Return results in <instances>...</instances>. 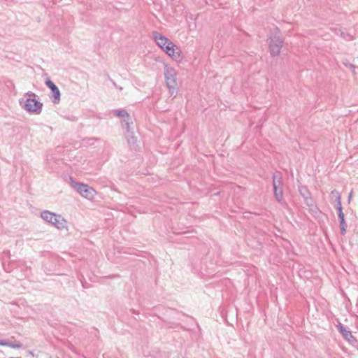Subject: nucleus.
<instances>
[{"label":"nucleus","mask_w":358,"mask_h":358,"mask_svg":"<svg viewBox=\"0 0 358 358\" xmlns=\"http://www.w3.org/2000/svg\"><path fill=\"white\" fill-rule=\"evenodd\" d=\"M5 345V343L2 341H0V345Z\"/></svg>","instance_id":"17"},{"label":"nucleus","mask_w":358,"mask_h":358,"mask_svg":"<svg viewBox=\"0 0 358 358\" xmlns=\"http://www.w3.org/2000/svg\"><path fill=\"white\" fill-rule=\"evenodd\" d=\"M70 184L83 197L90 200L94 199L96 192L92 187L83 183L77 182L72 178H71Z\"/></svg>","instance_id":"3"},{"label":"nucleus","mask_w":358,"mask_h":358,"mask_svg":"<svg viewBox=\"0 0 358 358\" xmlns=\"http://www.w3.org/2000/svg\"><path fill=\"white\" fill-rule=\"evenodd\" d=\"M152 34L155 41L160 48H164V47L167 44L168 45H171L173 43L169 38L158 32H153Z\"/></svg>","instance_id":"8"},{"label":"nucleus","mask_w":358,"mask_h":358,"mask_svg":"<svg viewBox=\"0 0 358 358\" xmlns=\"http://www.w3.org/2000/svg\"><path fill=\"white\" fill-rule=\"evenodd\" d=\"M277 176H273V189H274V196L278 201H281L282 199V190L279 187L280 184V179L277 180Z\"/></svg>","instance_id":"9"},{"label":"nucleus","mask_w":358,"mask_h":358,"mask_svg":"<svg viewBox=\"0 0 358 358\" xmlns=\"http://www.w3.org/2000/svg\"><path fill=\"white\" fill-rule=\"evenodd\" d=\"M38 96L32 92L25 93L24 97L20 99V106L27 113L34 115H40L42 112L43 104L37 100Z\"/></svg>","instance_id":"1"},{"label":"nucleus","mask_w":358,"mask_h":358,"mask_svg":"<svg viewBox=\"0 0 358 358\" xmlns=\"http://www.w3.org/2000/svg\"><path fill=\"white\" fill-rule=\"evenodd\" d=\"M279 30L275 29V34L270 37L269 49L273 56L279 55L282 46L283 40L278 35Z\"/></svg>","instance_id":"6"},{"label":"nucleus","mask_w":358,"mask_h":358,"mask_svg":"<svg viewBox=\"0 0 358 358\" xmlns=\"http://www.w3.org/2000/svg\"><path fill=\"white\" fill-rule=\"evenodd\" d=\"M343 64H344V65H345V66L349 67L350 69H352V71H353V73H355V69H356L355 66H354V65H353V64H350L348 62H343Z\"/></svg>","instance_id":"14"},{"label":"nucleus","mask_w":358,"mask_h":358,"mask_svg":"<svg viewBox=\"0 0 358 358\" xmlns=\"http://www.w3.org/2000/svg\"><path fill=\"white\" fill-rule=\"evenodd\" d=\"M340 32H341V35L343 38H346V37H345V36L344 33H343V31H340Z\"/></svg>","instance_id":"16"},{"label":"nucleus","mask_w":358,"mask_h":358,"mask_svg":"<svg viewBox=\"0 0 358 358\" xmlns=\"http://www.w3.org/2000/svg\"><path fill=\"white\" fill-rule=\"evenodd\" d=\"M45 85L51 90L52 102L55 104H58L60 101V91L55 84L50 80L45 81Z\"/></svg>","instance_id":"7"},{"label":"nucleus","mask_w":358,"mask_h":358,"mask_svg":"<svg viewBox=\"0 0 358 358\" xmlns=\"http://www.w3.org/2000/svg\"><path fill=\"white\" fill-rule=\"evenodd\" d=\"M113 113L119 117L122 118V126L123 128H124L127 130V132L128 134V143H134L135 139L134 136H131V138H129V132H130V124H132V122L130 120V117L129 113L127 112V110L124 109H120V110H115L113 111Z\"/></svg>","instance_id":"5"},{"label":"nucleus","mask_w":358,"mask_h":358,"mask_svg":"<svg viewBox=\"0 0 358 358\" xmlns=\"http://www.w3.org/2000/svg\"><path fill=\"white\" fill-rule=\"evenodd\" d=\"M171 45H166L164 48H162L166 54H168L169 51H171Z\"/></svg>","instance_id":"15"},{"label":"nucleus","mask_w":358,"mask_h":358,"mask_svg":"<svg viewBox=\"0 0 358 358\" xmlns=\"http://www.w3.org/2000/svg\"><path fill=\"white\" fill-rule=\"evenodd\" d=\"M338 210V216L340 220V227L342 234H345L347 229V224L345 221L344 213H343V208L339 207L336 208Z\"/></svg>","instance_id":"11"},{"label":"nucleus","mask_w":358,"mask_h":358,"mask_svg":"<svg viewBox=\"0 0 358 358\" xmlns=\"http://www.w3.org/2000/svg\"><path fill=\"white\" fill-rule=\"evenodd\" d=\"M41 218L59 230L67 229L66 220L60 215L44 210L41 213Z\"/></svg>","instance_id":"2"},{"label":"nucleus","mask_w":358,"mask_h":358,"mask_svg":"<svg viewBox=\"0 0 358 358\" xmlns=\"http://www.w3.org/2000/svg\"><path fill=\"white\" fill-rule=\"evenodd\" d=\"M331 199H334L335 202L336 203V208L339 207H342L341 206V195L340 193L336 190L334 189L331 192Z\"/></svg>","instance_id":"12"},{"label":"nucleus","mask_w":358,"mask_h":358,"mask_svg":"<svg viewBox=\"0 0 358 358\" xmlns=\"http://www.w3.org/2000/svg\"><path fill=\"white\" fill-rule=\"evenodd\" d=\"M171 51H169L167 55L175 61L180 62L182 59L180 49L173 43L171 45Z\"/></svg>","instance_id":"10"},{"label":"nucleus","mask_w":358,"mask_h":358,"mask_svg":"<svg viewBox=\"0 0 358 358\" xmlns=\"http://www.w3.org/2000/svg\"><path fill=\"white\" fill-rule=\"evenodd\" d=\"M338 328L341 334L345 339L350 341L351 338H352V335L351 332L345 329V328L341 324H339V325H338Z\"/></svg>","instance_id":"13"},{"label":"nucleus","mask_w":358,"mask_h":358,"mask_svg":"<svg viewBox=\"0 0 358 358\" xmlns=\"http://www.w3.org/2000/svg\"><path fill=\"white\" fill-rule=\"evenodd\" d=\"M347 36H348V37H349V38H348V39H351V38H352V37H351V36H350V35H349V34H347Z\"/></svg>","instance_id":"18"},{"label":"nucleus","mask_w":358,"mask_h":358,"mask_svg":"<svg viewBox=\"0 0 358 358\" xmlns=\"http://www.w3.org/2000/svg\"><path fill=\"white\" fill-rule=\"evenodd\" d=\"M164 76L167 87L169 89L171 95H174L177 92L176 73L173 69L165 66Z\"/></svg>","instance_id":"4"}]
</instances>
